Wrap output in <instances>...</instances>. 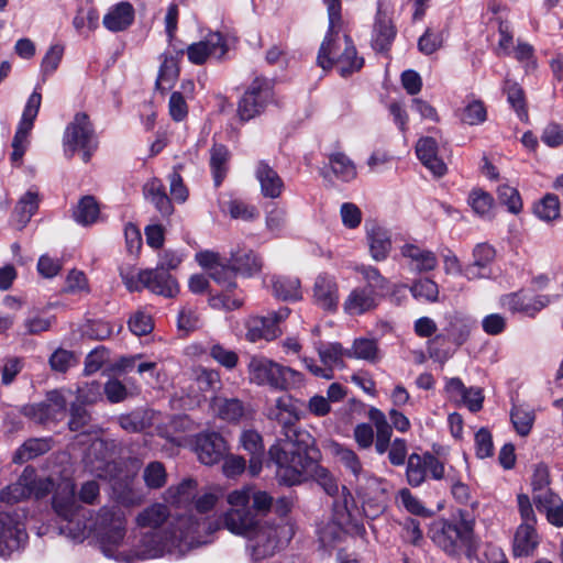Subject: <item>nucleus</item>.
<instances>
[{
	"label": "nucleus",
	"mask_w": 563,
	"mask_h": 563,
	"mask_svg": "<svg viewBox=\"0 0 563 563\" xmlns=\"http://www.w3.org/2000/svg\"><path fill=\"white\" fill-rule=\"evenodd\" d=\"M53 508L66 525L60 532L66 533L76 542L93 537L102 553L120 563H137L159 558L165 545L153 536H128L125 515L114 506H103L95 512L89 511V518L84 523L75 522L84 517V509L77 504L73 482L63 478L53 495Z\"/></svg>",
	"instance_id": "obj_1"
},
{
	"label": "nucleus",
	"mask_w": 563,
	"mask_h": 563,
	"mask_svg": "<svg viewBox=\"0 0 563 563\" xmlns=\"http://www.w3.org/2000/svg\"><path fill=\"white\" fill-rule=\"evenodd\" d=\"M305 413L303 401L287 394L277 397L266 409L267 419L282 428L280 435L268 450V463L275 466L276 478L287 483L298 482L311 465V437L297 428Z\"/></svg>",
	"instance_id": "obj_2"
},
{
	"label": "nucleus",
	"mask_w": 563,
	"mask_h": 563,
	"mask_svg": "<svg viewBox=\"0 0 563 563\" xmlns=\"http://www.w3.org/2000/svg\"><path fill=\"white\" fill-rule=\"evenodd\" d=\"M169 510L164 504H153L143 509L136 517V523L146 531L139 536L151 534L163 543L164 549L159 556L174 553L183 544L188 547L210 542V536L217 529L213 521L192 522L191 517H178L175 522L167 525Z\"/></svg>",
	"instance_id": "obj_3"
},
{
	"label": "nucleus",
	"mask_w": 563,
	"mask_h": 563,
	"mask_svg": "<svg viewBox=\"0 0 563 563\" xmlns=\"http://www.w3.org/2000/svg\"><path fill=\"white\" fill-rule=\"evenodd\" d=\"M324 3L328 9L329 27L319 48L317 63L324 70L335 66L340 75L346 77L360 70L364 60L357 56L352 38L346 34L339 35L342 24L341 1L324 0Z\"/></svg>",
	"instance_id": "obj_4"
},
{
	"label": "nucleus",
	"mask_w": 563,
	"mask_h": 563,
	"mask_svg": "<svg viewBox=\"0 0 563 563\" xmlns=\"http://www.w3.org/2000/svg\"><path fill=\"white\" fill-rule=\"evenodd\" d=\"M429 536L432 542L452 559H477L479 539L475 536L474 523L471 520H437L431 525Z\"/></svg>",
	"instance_id": "obj_5"
},
{
	"label": "nucleus",
	"mask_w": 563,
	"mask_h": 563,
	"mask_svg": "<svg viewBox=\"0 0 563 563\" xmlns=\"http://www.w3.org/2000/svg\"><path fill=\"white\" fill-rule=\"evenodd\" d=\"M247 378L251 384L278 391L300 389L306 383L300 372L264 356L251 357Z\"/></svg>",
	"instance_id": "obj_6"
},
{
	"label": "nucleus",
	"mask_w": 563,
	"mask_h": 563,
	"mask_svg": "<svg viewBox=\"0 0 563 563\" xmlns=\"http://www.w3.org/2000/svg\"><path fill=\"white\" fill-rule=\"evenodd\" d=\"M98 136L89 117L79 112L67 124L63 135L64 153L67 157H73L76 153L81 155V159L88 163L98 148Z\"/></svg>",
	"instance_id": "obj_7"
},
{
	"label": "nucleus",
	"mask_w": 563,
	"mask_h": 563,
	"mask_svg": "<svg viewBox=\"0 0 563 563\" xmlns=\"http://www.w3.org/2000/svg\"><path fill=\"white\" fill-rule=\"evenodd\" d=\"M120 276L130 291H141L146 288L153 294L172 298L179 290L176 279L168 272L158 267L139 271L137 273L122 268Z\"/></svg>",
	"instance_id": "obj_8"
},
{
	"label": "nucleus",
	"mask_w": 563,
	"mask_h": 563,
	"mask_svg": "<svg viewBox=\"0 0 563 563\" xmlns=\"http://www.w3.org/2000/svg\"><path fill=\"white\" fill-rule=\"evenodd\" d=\"M231 509L223 517L224 527L233 534L246 538L263 520L251 509L247 489H236L228 495Z\"/></svg>",
	"instance_id": "obj_9"
},
{
	"label": "nucleus",
	"mask_w": 563,
	"mask_h": 563,
	"mask_svg": "<svg viewBox=\"0 0 563 563\" xmlns=\"http://www.w3.org/2000/svg\"><path fill=\"white\" fill-rule=\"evenodd\" d=\"M54 488L55 481L52 477H37L35 470L27 466L15 483L1 492L0 498L4 503L14 504L32 496L44 497Z\"/></svg>",
	"instance_id": "obj_10"
},
{
	"label": "nucleus",
	"mask_w": 563,
	"mask_h": 563,
	"mask_svg": "<svg viewBox=\"0 0 563 563\" xmlns=\"http://www.w3.org/2000/svg\"><path fill=\"white\" fill-rule=\"evenodd\" d=\"M285 527L272 525L268 521H262L250 533L247 539V550L254 562H261L273 556L280 545V534Z\"/></svg>",
	"instance_id": "obj_11"
},
{
	"label": "nucleus",
	"mask_w": 563,
	"mask_h": 563,
	"mask_svg": "<svg viewBox=\"0 0 563 563\" xmlns=\"http://www.w3.org/2000/svg\"><path fill=\"white\" fill-rule=\"evenodd\" d=\"M273 81L264 77H255L239 102L238 112L243 121H247L264 111L273 101Z\"/></svg>",
	"instance_id": "obj_12"
},
{
	"label": "nucleus",
	"mask_w": 563,
	"mask_h": 563,
	"mask_svg": "<svg viewBox=\"0 0 563 563\" xmlns=\"http://www.w3.org/2000/svg\"><path fill=\"white\" fill-rule=\"evenodd\" d=\"M71 395V390L68 389L51 390L44 401L25 406L23 413L37 423L59 421L66 413Z\"/></svg>",
	"instance_id": "obj_13"
},
{
	"label": "nucleus",
	"mask_w": 563,
	"mask_h": 563,
	"mask_svg": "<svg viewBox=\"0 0 563 563\" xmlns=\"http://www.w3.org/2000/svg\"><path fill=\"white\" fill-rule=\"evenodd\" d=\"M42 103V95H41V87L37 84L34 88V91L30 95L23 112L21 120L18 124L13 141H12V161L19 162L22 159V156L24 155L29 141V134L31 133L34 121L38 114L40 108Z\"/></svg>",
	"instance_id": "obj_14"
},
{
	"label": "nucleus",
	"mask_w": 563,
	"mask_h": 563,
	"mask_svg": "<svg viewBox=\"0 0 563 563\" xmlns=\"http://www.w3.org/2000/svg\"><path fill=\"white\" fill-rule=\"evenodd\" d=\"M430 474L431 478L440 481L444 478V464L431 453L408 456L406 466L407 482L412 487L420 486Z\"/></svg>",
	"instance_id": "obj_15"
},
{
	"label": "nucleus",
	"mask_w": 563,
	"mask_h": 563,
	"mask_svg": "<svg viewBox=\"0 0 563 563\" xmlns=\"http://www.w3.org/2000/svg\"><path fill=\"white\" fill-rule=\"evenodd\" d=\"M559 298L560 296L531 295L526 291H517L501 296L500 305L512 313H522L529 318H534L542 309Z\"/></svg>",
	"instance_id": "obj_16"
},
{
	"label": "nucleus",
	"mask_w": 563,
	"mask_h": 563,
	"mask_svg": "<svg viewBox=\"0 0 563 563\" xmlns=\"http://www.w3.org/2000/svg\"><path fill=\"white\" fill-rule=\"evenodd\" d=\"M319 357L323 367L318 366L311 357L302 356L301 361L305 367L314 376L331 379L333 368L343 364V357L346 356V350L340 343L319 344L317 347Z\"/></svg>",
	"instance_id": "obj_17"
},
{
	"label": "nucleus",
	"mask_w": 563,
	"mask_h": 563,
	"mask_svg": "<svg viewBox=\"0 0 563 563\" xmlns=\"http://www.w3.org/2000/svg\"><path fill=\"white\" fill-rule=\"evenodd\" d=\"M290 310L283 307L277 311L268 312L264 317H252L246 321V339L256 342L261 339L271 341L277 338L282 331L279 322L289 316Z\"/></svg>",
	"instance_id": "obj_18"
},
{
	"label": "nucleus",
	"mask_w": 563,
	"mask_h": 563,
	"mask_svg": "<svg viewBox=\"0 0 563 563\" xmlns=\"http://www.w3.org/2000/svg\"><path fill=\"white\" fill-rule=\"evenodd\" d=\"M85 468L98 478L111 479L117 464L111 461L106 441L95 438L84 455Z\"/></svg>",
	"instance_id": "obj_19"
},
{
	"label": "nucleus",
	"mask_w": 563,
	"mask_h": 563,
	"mask_svg": "<svg viewBox=\"0 0 563 563\" xmlns=\"http://www.w3.org/2000/svg\"><path fill=\"white\" fill-rule=\"evenodd\" d=\"M27 541L25 526L16 515L0 512V555H9Z\"/></svg>",
	"instance_id": "obj_20"
},
{
	"label": "nucleus",
	"mask_w": 563,
	"mask_h": 563,
	"mask_svg": "<svg viewBox=\"0 0 563 563\" xmlns=\"http://www.w3.org/2000/svg\"><path fill=\"white\" fill-rule=\"evenodd\" d=\"M229 51L227 37L220 32H210L197 43L187 48L188 59L196 65L203 64L209 57L220 59Z\"/></svg>",
	"instance_id": "obj_21"
},
{
	"label": "nucleus",
	"mask_w": 563,
	"mask_h": 563,
	"mask_svg": "<svg viewBox=\"0 0 563 563\" xmlns=\"http://www.w3.org/2000/svg\"><path fill=\"white\" fill-rule=\"evenodd\" d=\"M195 257L197 263L208 272L209 276L225 290H231L236 286L234 269L231 264H224L218 253L201 251Z\"/></svg>",
	"instance_id": "obj_22"
},
{
	"label": "nucleus",
	"mask_w": 563,
	"mask_h": 563,
	"mask_svg": "<svg viewBox=\"0 0 563 563\" xmlns=\"http://www.w3.org/2000/svg\"><path fill=\"white\" fill-rule=\"evenodd\" d=\"M195 451L202 464L214 465L224 459L228 445L220 433L202 432L196 437Z\"/></svg>",
	"instance_id": "obj_23"
},
{
	"label": "nucleus",
	"mask_w": 563,
	"mask_h": 563,
	"mask_svg": "<svg viewBox=\"0 0 563 563\" xmlns=\"http://www.w3.org/2000/svg\"><path fill=\"white\" fill-rule=\"evenodd\" d=\"M210 410L213 416L228 422L239 423L251 413L250 405L236 397L214 396L210 400Z\"/></svg>",
	"instance_id": "obj_24"
},
{
	"label": "nucleus",
	"mask_w": 563,
	"mask_h": 563,
	"mask_svg": "<svg viewBox=\"0 0 563 563\" xmlns=\"http://www.w3.org/2000/svg\"><path fill=\"white\" fill-rule=\"evenodd\" d=\"M313 300L323 310H335L339 305V287L333 276L320 274L313 285Z\"/></svg>",
	"instance_id": "obj_25"
},
{
	"label": "nucleus",
	"mask_w": 563,
	"mask_h": 563,
	"mask_svg": "<svg viewBox=\"0 0 563 563\" xmlns=\"http://www.w3.org/2000/svg\"><path fill=\"white\" fill-rule=\"evenodd\" d=\"M382 296L361 286L351 290L343 302V310L349 316H361L374 310Z\"/></svg>",
	"instance_id": "obj_26"
},
{
	"label": "nucleus",
	"mask_w": 563,
	"mask_h": 563,
	"mask_svg": "<svg viewBox=\"0 0 563 563\" xmlns=\"http://www.w3.org/2000/svg\"><path fill=\"white\" fill-rule=\"evenodd\" d=\"M438 152V143L430 136L420 137L416 144V154L421 164L435 177H442L448 168L445 163L439 157Z\"/></svg>",
	"instance_id": "obj_27"
},
{
	"label": "nucleus",
	"mask_w": 563,
	"mask_h": 563,
	"mask_svg": "<svg viewBox=\"0 0 563 563\" xmlns=\"http://www.w3.org/2000/svg\"><path fill=\"white\" fill-rule=\"evenodd\" d=\"M400 254L408 261L410 269L417 273L431 272L438 265V257L434 252L413 243L404 244L400 247Z\"/></svg>",
	"instance_id": "obj_28"
},
{
	"label": "nucleus",
	"mask_w": 563,
	"mask_h": 563,
	"mask_svg": "<svg viewBox=\"0 0 563 563\" xmlns=\"http://www.w3.org/2000/svg\"><path fill=\"white\" fill-rule=\"evenodd\" d=\"M333 454L340 466L347 474L350 486H353L356 482L363 479L367 474L368 471L364 468L360 456L352 449L341 444H334Z\"/></svg>",
	"instance_id": "obj_29"
},
{
	"label": "nucleus",
	"mask_w": 563,
	"mask_h": 563,
	"mask_svg": "<svg viewBox=\"0 0 563 563\" xmlns=\"http://www.w3.org/2000/svg\"><path fill=\"white\" fill-rule=\"evenodd\" d=\"M112 481V495L114 500L122 506H136L144 499V493L141 487L134 483V477L124 475L122 477H113Z\"/></svg>",
	"instance_id": "obj_30"
},
{
	"label": "nucleus",
	"mask_w": 563,
	"mask_h": 563,
	"mask_svg": "<svg viewBox=\"0 0 563 563\" xmlns=\"http://www.w3.org/2000/svg\"><path fill=\"white\" fill-rule=\"evenodd\" d=\"M494 258V247L487 243H478L473 250V262L464 267V277L468 280L488 277L487 268Z\"/></svg>",
	"instance_id": "obj_31"
},
{
	"label": "nucleus",
	"mask_w": 563,
	"mask_h": 563,
	"mask_svg": "<svg viewBox=\"0 0 563 563\" xmlns=\"http://www.w3.org/2000/svg\"><path fill=\"white\" fill-rule=\"evenodd\" d=\"M255 177L260 183L261 192L265 198L277 199L285 188L284 180L278 173L265 161L258 162Z\"/></svg>",
	"instance_id": "obj_32"
},
{
	"label": "nucleus",
	"mask_w": 563,
	"mask_h": 563,
	"mask_svg": "<svg viewBox=\"0 0 563 563\" xmlns=\"http://www.w3.org/2000/svg\"><path fill=\"white\" fill-rule=\"evenodd\" d=\"M134 8L130 2L121 1L112 5L103 16V25L111 32L128 29L134 21Z\"/></svg>",
	"instance_id": "obj_33"
},
{
	"label": "nucleus",
	"mask_w": 563,
	"mask_h": 563,
	"mask_svg": "<svg viewBox=\"0 0 563 563\" xmlns=\"http://www.w3.org/2000/svg\"><path fill=\"white\" fill-rule=\"evenodd\" d=\"M311 465L305 470L301 478L296 483H287L283 478H277L280 484L286 486H294L305 482L309 474H311L316 482L323 488L329 496H334L339 492V485L334 476L323 466L318 465L316 461L310 456Z\"/></svg>",
	"instance_id": "obj_34"
},
{
	"label": "nucleus",
	"mask_w": 563,
	"mask_h": 563,
	"mask_svg": "<svg viewBox=\"0 0 563 563\" xmlns=\"http://www.w3.org/2000/svg\"><path fill=\"white\" fill-rule=\"evenodd\" d=\"M161 417L159 412L151 409H137L118 418L120 427L131 433H136L154 426Z\"/></svg>",
	"instance_id": "obj_35"
},
{
	"label": "nucleus",
	"mask_w": 563,
	"mask_h": 563,
	"mask_svg": "<svg viewBox=\"0 0 563 563\" xmlns=\"http://www.w3.org/2000/svg\"><path fill=\"white\" fill-rule=\"evenodd\" d=\"M366 238L373 260L376 262L386 260L391 250L390 233L379 225H373L367 229Z\"/></svg>",
	"instance_id": "obj_36"
},
{
	"label": "nucleus",
	"mask_w": 563,
	"mask_h": 563,
	"mask_svg": "<svg viewBox=\"0 0 563 563\" xmlns=\"http://www.w3.org/2000/svg\"><path fill=\"white\" fill-rule=\"evenodd\" d=\"M368 417L376 430L375 451L383 455L389 450L391 442V426L389 424L385 413L377 408H372Z\"/></svg>",
	"instance_id": "obj_37"
},
{
	"label": "nucleus",
	"mask_w": 563,
	"mask_h": 563,
	"mask_svg": "<svg viewBox=\"0 0 563 563\" xmlns=\"http://www.w3.org/2000/svg\"><path fill=\"white\" fill-rule=\"evenodd\" d=\"M143 192L145 199L153 203L162 216L168 217L173 213L172 200L166 195L165 186L159 179L153 178L147 181L143 187Z\"/></svg>",
	"instance_id": "obj_38"
},
{
	"label": "nucleus",
	"mask_w": 563,
	"mask_h": 563,
	"mask_svg": "<svg viewBox=\"0 0 563 563\" xmlns=\"http://www.w3.org/2000/svg\"><path fill=\"white\" fill-rule=\"evenodd\" d=\"M143 192L145 199L153 203L162 216L168 217L173 213L172 200L166 195L165 186L159 179L153 178L147 181L143 187Z\"/></svg>",
	"instance_id": "obj_39"
},
{
	"label": "nucleus",
	"mask_w": 563,
	"mask_h": 563,
	"mask_svg": "<svg viewBox=\"0 0 563 563\" xmlns=\"http://www.w3.org/2000/svg\"><path fill=\"white\" fill-rule=\"evenodd\" d=\"M38 208V194L37 191L27 190L18 201L15 209L12 213L13 225L21 230L31 220L32 216Z\"/></svg>",
	"instance_id": "obj_40"
},
{
	"label": "nucleus",
	"mask_w": 563,
	"mask_h": 563,
	"mask_svg": "<svg viewBox=\"0 0 563 563\" xmlns=\"http://www.w3.org/2000/svg\"><path fill=\"white\" fill-rule=\"evenodd\" d=\"M475 325V321L460 313H454L448 318V324L444 328L448 339L456 346L464 344Z\"/></svg>",
	"instance_id": "obj_41"
},
{
	"label": "nucleus",
	"mask_w": 563,
	"mask_h": 563,
	"mask_svg": "<svg viewBox=\"0 0 563 563\" xmlns=\"http://www.w3.org/2000/svg\"><path fill=\"white\" fill-rule=\"evenodd\" d=\"M183 55V51L179 52H165L163 54V62L159 67L158 77L156 79V86L161 90L170 89L179 75L178 60L179 56Z\"/></svg>",
	"instance_id": "obj_42"
},
{
	"label": "nucleus",
	"mask_w": 563,
	"mask_h": 563,
	"mask_svg": "<svg viewBox=\"0 0 563 563\" xmlns=\"http://www.w3.org/2000/svg\"><path fill=\"white\" fill-rule=\"evenodd\" d=\"M395 35L396 30L391 24L390 19L378 13L373 29L372 47L377 52L387 51L390 47Z\"/></svg>",
	"instance_id": "obj_43"
},
{
	"label": "nucleus",
	"mask_w": 563,
	"mask_h": 563,
	"mask_svg": "<svg viewBox=\"0 0 563 563\" xmlns=\"http://www.w3.org/2000/svg\"><path fill=\"white\" fill-rule=\"evenodd\" d=\"M231 154L227 146L213 144L210 148L209 165L216 187H219L229 172Z\"/></svg>",
	"instance_id": "obj_44"
},
{
	"label": "nucleus",
	"mask_w": 563,
	"mask_h": 563,
	"mask_svg": "<svg viewBox=\"0 0 563 563\" xmlns=\"http://www.w3.org/2000/svg\"><path fill=\"white\" fill-rule=\"evenodd\" d=\"M539 544L534 526L519 525L514 538V553L517 556L530 555Z\"/></svg>",
	"instance_id": "obj_45"
},
{
	"label": "nucleus",
	"mask_w": 563,
	"mask_h": 563,
	"mask_svg": "<svg viewBox=\"0 0 563 563\" xmlns=\"http://www.w3.org/2000/svg\"><path fill=\"white\" fill-rule=\"evenodd\" d=\"M230 264L235 274L242 276H253L258 273L262 262L253 251L240 250L231 254Z\"/></svg>",
	"instance_id": "obj_46"
},
{
	"label": "nucleus",
	"mask_w": 563,
	"mask_h": 563,
	"mask_svg": "<svg viewBox=\"0 0 563 563\" xmlns=\"http://www.w3.org/2000/svg\"><path fill=\"white\" fill-rule=\"evenodd\" d=\"M274 295L282 300H299L302 297L300 280L291 276H273L271 279Z\"/></svg>",
	"instance_id": "obj_47"
},
{
	"label": "nucleus",
	"mask_w": 563,
	"mask_h": 563,
	"mask_svg": "<svg viewBox=\"0 0 563 563\" xmlns=\"http://www.w3.org/2000/svg\"><path fill=\"white\" fill-rule=\"evenodd\" d=\"M197 482L191 478H187L178 485L168 487L164 493V499L167 503L177 506H186L195 498Z\"/></svg>",
	"instance_id": "obj_48"
},
{
	"label": "nucleus",
	"mask_w": 563,
	"mask_h": 563,
	"mask_svg": "<svg viewBox=\"0 0 563 563\" xmlns=\"http://www.w3.org/2000/svg\"><path fill=\"white\" fill-rule=\"evenodd\" d=\"M358 498L386 497V481L377 477L372 472H367L363 479L356 482L353 486Z\"/></svg>",
	"instance_id": "obj_49"
},
{
	"label": "nucleus",
	"mask_w": 563,
	"mask_h": 563,
	"mask_svg": "<svg viewBox=\"0 0 563 563\" xmlns=\"http://www.w3.org/2000/svg\"><path fill=\"white\" fill-rule=\"evenodd\" d=\"M329 165L335 177L344 183H350L357 176L354 162L342 152L331 154Z\"/></svg>",
	"instance_id": "obj_50"
},
{
	"label": "nucleus",
	"mask_w": 563,
	"mask_h": 563,
	"mask_svg": "<svg viewBox=\"0 0 563 563\" xmlns=\"http://www.w3.org/2000/svg\"><path fill=\"white\" fill-rule=\"evenodd\" d=\"M467 203L478 217L485 220H490L494 217V198L483 189L471 190Z\"/></svg>",
	"instance_id": "obj_51"
},
{
	"label": "nucleus",
	"mask_w": 563,
	"mask_h": 563,
	"mask_svg": "<svg viewBox=\"0 0 563 563\" xmlns=\"http://www.w3.org/2000/svg\"><path fill=\"white\" fill-rule=\"evenodd\" d=\"M459 118L464 124L479 125L487 120V110L482 100L472 97L466 99Z\"/></svg>",
	"instance_id": "obj_52"
},
{
	"label": "nucleus",
	"mask_w": 563,
	"mask_h": 563,
	"mask_svg": "<svg viewBox=\"0 0 563 563\" xmlns=\"http://www.w3.org/2000/svg\"><path fill=\"white\" fill-rule=\"evenodd\" d=\"M510 419L516 432L521 437H526L532 429L536 415L529 406L515 405L510 411Z\"/></svg>",
	"instance_id": "obj_53"
},
{
	"label": "nucleus",
	"mask_w": 563,
	"mask_h": 563,
	"mask_svg": "<svg viewBox=\"0 0 563 563\" xmlns=\"http://www.w3.org/2000/svg\"><path fill=\"white\" fill-rule=\"evenodd\" d=\"M346 356L371 363L376 362L378 360V345L376 340L367 338L355 339L352 347L346 350Z\"/></svg>",
	"instance_id": "obj_54"
},
{
	"label": "nucleus",
	"mask_w": 563,
	"mask_h": 563,
	"mask_svg": "<svg viewBox=\"0 0 563 563\" xmlns=\"http://www.w3.org/2000/svg\"><path fill=\"white\" fill-rule=\"evenodd\" d=\"M49 450V443L44 439H30L25 441L14 453L13 462L25 463Z\"/></svg>",
	"instance_id": "obj_55"
},
{
	"label": "nucleus",
	"mask_w": 563,
	"mask_h": 563,
	"mask_svg": "<svg viewBox=\"0 0 563 563\" xmlns=\"http://www.w3.org/2000/svg\"><path fill=\"white\" fill-rule=\"evenodd\" d=\"M365 280L362 287L384 296L388 290V280L374 266H362L357 269Z\"/></svg>",
	"instance_id": "obj_56"
},
{
	"label": "nucleus",
	"mask_w": 563,
	"mask_h": 563,
	"mask_svg": "<svg viewBox=\"0 0 563 563\" xmlns=\"http://www.w3.org/2000/svg\"><path fill=\"white\" fill-rule=\"evenodd\" d=\"M99 207L95 198L86 196L81 198L74 210V219L81 225H89L98 219Z\"/></svg>",
	"instance_id": "obj_57"
},
{
	"label": "nucleus",
	"mask_w": 563,
	"mask_h": 563,
	"mask_svg": "<svg viewBox=\"0 0 563 563\" xmlns=\"http://www.w3.org/2000/svg\"><path fill=\"white\" fill-rule=\"evenodd\" d=\"M64 51V45L58 43L49 46L41 62L42 82H45L46 79L57 70L63 59Z\"/></svg>",
	"instance_id": "obj_58"
},
{
	"label": "nucleus",
	"mask_w": 563,
	"mask_h": 563,
	"mask_svg": "<svg viewBox=\"0 0 563 563\" xmlns=\"http://www.w3.org/2000/svg\"><path fill=\"white\" fill-rule=\"evenodd\" d=\"M217 500H218V497L216 494L205 493L203 495L198 497L195 503V509L199 517H197L196 515H192V514L188 515L187 517H191L194 523L196 521H199V522L213 521V522H216L217 529L213 531V532H216L220 527L219 520L214 517L208 516L207 514L213 509Z\"/></svg>",
	"instance_id": "obj_59"
},
{
	"label": "nucleus",
	"mask_w": 563,
	"mask_h": 563,
	"mask_svg": "<svg viewBox=\"0 0 563 563\" xmlns=\"http://www.w3.org/2000/svg\"><path fill=\"white\" fill-rule=\"evenodd\" d=\"M410 292L417 300L435 302L439 298V286L430 278H420L411 285Z\"/></svg>",
	"instance_id": "obj_60"
},
{
	"label": "nucleus",
	"mask_w": 563,
	"mask_h": 563,
	"mask_svg": "<svg viewBox=\"0 0 563 563\" xmlns=\"http://www.w3.org/2000/svg\"><path fill=\"white\" fill-rule=\"evenodd\" d=\"M534 214L543 221H552L560 216V201L553 194H547L534 206Z\"/></svg>",
	"instance_id": "obj_61"
},
{
	"label": "nucleus",
	"mask_w": 563,
	"mask_h": 563,
	"mask_svg": "<svg viewBox=\"0 0 563 563\" xmlns=\"http://www.w3.org/2000/svg\"><path fill=\"white\" fill-rule=\"evenodd\" d=\"M143 479L150 489H158L166 484L167 473L161 462L148 463L143 471Z\"/></svg>",
	"instance_id": "obj_62"
},
{
	"label": "nucleus",
	"mask_w": 563,
	"mask_h": 563,
	"mask_svg": "<svg viewBox=\"0 0 563 563\" xmlns=\"http://www.w3.org/2000/svg\"><path fill=\"white\" fill-rule=\"evenodd\" d=\"M89 421L90 415L82 404H71L70 419L68 421L69 429L71 431H81L82 434L90 433L91 427L89 426Z\"/></svg>",
	"instance_id": "obj_63"
},
{
	"label": "nucleus",
	"mask_w": 563,
	"mask_h": 563,
	"mask_svg": "<svg viewBox=\"0 0 563 563\" xmlns=\"http://www.w3.org/2000/svg\"><path fill=\"white\" fill-rule=\"evenodd\" d=\"M195 378L202 391L218 390L221 387L220 374L216 369L198 367L195 369Z\"/></svg>",
	"instance_id": "obj_64"
}]
</instances>
